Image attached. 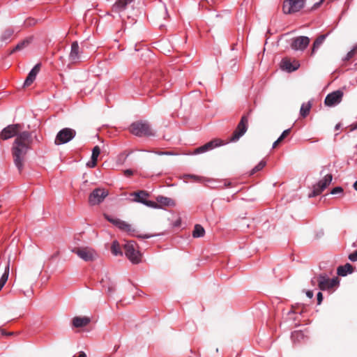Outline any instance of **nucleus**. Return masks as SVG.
<instances>
[{"label":"nucleus","instance_id":"nucleus-54","mask_svg":"<svg viewBox=\"0 0 357 357\" xmlns=\"http://www.w3.org/2000/svg\"><path fill=\"white\" fill-rule=\"evenodd\" d=\"M118 348H119V346H117L116 348H115V351H116L118 349Z\"/></svg>","mask_w":357,"mask_h":357},{"label":"nucleus","instance_id":"nucleus-50","mask_svg":"<svg viewBox=\"0 0 357 357\" xmlns=\"http://www.w3.org/2000/svg\"><path fill=\"white\" fill-rule=\"evenodd\" d=\"M354 188L357 191V181L354 183Z\"/></svg>","mask_w":357,"mask_h":357},{"label":"nucleus","instance_id":"nucleus-8","mask_svg":"<svg viewBox=\"0 0 357 357\" xmlns=\"http://www.w3.org/2000/svg\"><path fill=\"white\" fill-rule=\"evenodd\" d=\"M22 126L19 124H10L4 128L0 132V139L7 140L13 137H17V135L21 133Z\"/></svg>","mask_w":357,"mask_h":357},{"label":"nucleus","instance_id":"nucleus-51","mask_svg":"<svg viewBox=\"0 0 357 357\" xmlns=\"http://www.w3.org/2000/svg\"><path fill=\"white\" fill-rule=\"evenodd\" d=\"M59 252H56L52 257H56L59 255Z\"/></svg>","mask_w":357,"mask_h":357},{"label":"nucleus","instance_id":"nucleus-1","mask_svg":"<svg viewBox=\"0 0 357 357\" xmlns=\"http://www.w3.org/2000/svg\"><path fill=\"white\" fill-rule=\"evenodd\" d=\"M33 137L31 132L23 131L17 135L11 146V155L13 162L18 171L21 172L24 168L26 155L31 149Z\"/></svg>","mask_w":357,"mask_h":357},{"label":"nucleus","instance_id":"nucleus-30","mask_svg":"<svg viewBox=\"0 0 357 357\" xmlns=\"http://www.w3.org/2000/svg\"><path fill=\"white\" fill-rule=\"evenodd\" d=\"M291 129L284 130L280 137L273 144V149H275L278 144L289 135Z\"/></svg>","mask_w":357,"mask_h":357},{"label":"nucleus","instance_id":"nucleus-10","mask_svg":"<svg viewBox=\"0 0 357 357\" xmlns=\"http://www.w3.org/2000/svg\"><path fill=\"white\" fill-rule=\"evenodd\" d=\"M332 179V174H326L323 179L313 186V190L309 195V197H313L320 195L330 185Z\"/></svg>","mask_w":357,"mask_h":357},{"label":"nucleus","instance_id":"nucleus-34","mask_svg":"<svg viewBox=\"0 0 357 357\" xmlns=\"http://www.w3.org/2000/svg\"><path fill=\"white\" fill-rule=\"evenodd\" d=\"M266 165V162L261 161L257 165H256L251 171L250 174H254L258 171L262 169Z\"/></svg>","mask_w":357,"mask_h":357},{"label":"nucleus","instance_id":"nucleus-52","mask_svg":"<svg viewBox=\"0 0 357 357\" xmlns=\"http://www.w3.org/2000/svg\"><path fill=\"white\" fill-rule=\"evenodd\" d=\"M299 333L298 332H294L293 334H292V337H294L295 335H298Z\"/></svg>","mask_w":357,"mask_h":357},{"label":"nucleus","instance_id":"nucleus-46","mask_svg":"<svg viewBox=\"0 0 357 357\" xmlns=\"http://www.w3.org/2000/svg\"><path fill=\"white\" fill-rule=\"evenodd\" d=\"M73 357H86V354L84 351H80L79 353V356H73Z\"/></svg>","mask_w":357,"mask_h":357},{"label":"nucleus","instance_id":"nucleus-2","mask_svg":"<svg viewBox=\"0 0 357 357\" xmlns=\"http://www.w3.org/2000/svg\"><path fill=\"white\" fill-rule=\"evenodd\" d=\"M129 130L132 134L137 137H151L155 135L154 131L146 121H139L132 123L129 128Z\"/></svg>","mask_w":357,"mask_h":357},{"label":"nucleus","instance_id":"nucleus-29","mask_svg":"<svg viewBox=\"0 0 357 357\" xmlns=\"http://www.w3.org/2000/svg\"><path fill=\"white\" fill-rule=\"evenodd\" d=\"M30 40L29 39H25L22 41H21L20 43H19L13 49V50L11 51V54L17 52V51H20L22 50H23L24 48H25L26 47H27L29 44H30Z\"/></svg>","mask_w":357,"mask_h":357},{"label":"nucleus","instance_id":"nucleus-17","mask_svg":"<svg viewBox=\"0 0 357 357\" xmlns=\"http://www.w3.org/2000/svg\"><path fill=\"white\" fill-rule=\"evenodd\" d=\"M310 43V38L307 36H298L293 38L291 47L294 50H303Z\"/></svg>","mask_w":357,"mask_h":357},{"label":"nucleus","instance_id":"nucleus-40","mask_svg":"<svg viewBox=\"0 0 357 357\" xmlns=\"http://www.w3.org/2000/svg\"><path fill=\"white\" fill-rule=\"evenodd\" d=\"M133 174L132 171L131 169H126L124 171V175L126 176H130Z\"/></svg>","mask_w":357,"mask_h":357},{"label":"nucleus","instance_id":"nucleus-44","mask_svg":"<svg viewBox=\"0 0 357 357\" xmlns=\"http://www.w3.org/2000/svg\"><path fill=\"white\" fill-rule=\"evenodd\" d=\"M357 129V122L350 126V130L353 131Z\"/></svg>","mask_w":357,"mask_h":357},{"label":"nucleus","instance_id":"nucleus-3","mask_svg":"<svg viewBox=\"0 0 357 357\" xmlns=\"http://www.w3.org/2000/svg\"><path fill=\"white\" fill-rule=\"evenodd\" d=\"M249 118L248 115H243L240 122L238 123L235 130L231 137L225 143L234 142L238 141L248 130Z\"/></svg>","mask_w":357,"mask_h":357},{"label":"nucleus","instance_id":"nucleus-45","mask_svg":"<svg viewBox=\"0 0 357 357\" xmlns=\"http://www.w3.org/2000/svg\"><path fill=\"white\" fill-rule=\"evenodd\" d=\"M158 155H172V153L170 152H155Z\"/></svg>","mask_w":357,"mask_h":357},{"label":"nucleus","instance_id":"nucleus-31","mask_svg":"<svg viewBox=\"0 0 357 357\" xmlns=\"http://www.w3.org/2000/svg\"><path fill=\"white\" fill-rule=\"evenodd\" d=\"M111 251H112V254L116 255V256L118 255H121L122 254V252L121 250V247H120V245H119L118 241H114L112 243V247H111Z\"/></svg>","mask_w":357,"mask_h":357},{"label":"nucleus","instance_id":"nucleus-12","mask_svg":"<svg viewBox=\"0 0 357 357\" xmlns=\"http://www.w3.org/2000/svg\"><path fill=\"white\" fill-rule=\"evenodd\" d=\"M104 216L109 222L116 226L121 230L132 235L135 234L136 229L133 228L131 225L120 219L112 218L106 214H105Z\"/></svg>","mask_w":357,"mask_h":357},{"label":"nucleus","instance_id":"nucleus-19","mask_svg":"<svg viewBox=\"0 0 357 357\" xmlns=\"http://www.w3.org/2000/svg\"><path fill=\"white\" fill-rule=\"evenodd\" d=\"M280 67L282 70L287 72H292L297 70L299 67V63L297 61L291 63V60L288 58H284L280 63Z\"/></svg>","mask_w":357,"mask_h":357},{"label":"nucleus","instance_id":"nucleus-41","mask_svg":"<svg viewBox=\"0 0 357 357\" xmlns=\"http://www.w3.org/2000/svg\"><path fill=\"white\" fill-rule=\"evenodd\" d=\"M151 236H153V235L144 234V235L137 236L138 238H151Z\"/></svg>","mask_w":357,"mask_h":357},{"label":"nucleus","instance_id":"nucleus-11","mask_svg":"<svg viewBox=\"0 0 357 357\" xmlns=\"http://www.w3.org/2000/svg\"><path fill=\"white\" fill-rule=\"evenodd\" d=\"M126 257L133 263L138 264L141 261V253L135 248L133 242H128L124 245Z\"/></svg>","mask_w":357,"mask_h":357},{"label":"nucleus","instance_id":"nucleus-39","mask_svg":"<svg viewBox=\"0 0 357 357\" xmlns=\"http://www.w3.org/2000/svg\"><path fill=\"white\" fill-rule=\"evenodd\" d=\"M317 304L320 305L323 300V295H322L321 292H319L317 294Z\"/></svg>","mask_w":357,"mask_h":357},{"label":"nucleus","instance_id":"nucleus-13","mask_svg":"<svg viewBox=\"0 0 357 357\" xmlns=\"http://www.w3.org/2000/svg\"><path fill=\"white\" fill-rule=\"evenodd\" d=\"M317 281L319 289L323 291L332 289L338 284V279L337 278L330 279L324 275L317 276Z\"/></svg>","mask_w":357,"mask_h":357},{"label":"nucleus","instance_id":"nucleus-35","mask_svg":"<svg viewBox=\"0 0 357 357\" xmlns=\"http://www.w3.org/2000/svg\"><path fill=\"white\" fill-rule=\"evenodd\" d=\"M37 20L34 18L29 17L24 21V26L26 27L34 26Z\"/></svg>","mask_w":357,"mask_h":357},{"label":"nucleus","instance_id":"nucleus-33","mask_svg":"<svg viewBox=\"0 0 357 357\" xmlns=\"http://www.w3.org/2000/svg\"><path fill=\"white\" fill-rule=\"evenodd\" d=\"M150 84H151V87L153 89H159L162 86L161 81L158 80V79L155 77L151 79Z\"/></svg>","mask_w":357,"mask_h":357},{"label":"nucleus","instance_id":"nucleus-26","mask_svg":"<svg viewBox=\"0 0 357 357\" xmlns=\"http://www.w3.org/2000/svg\"><path fill=\"white\" fill-rule=\"evenodd\" d=\"M325 38H326V35H321L317 38V39L314 40V42L313 43V46L312 48V52H311L312 55L315 53L316 50L324 43Z\"/></svg>","mask_w":357,"mask_h":357},{"label":"nucleus","instance_id":"nucleus-38","mask_svg":"<svg viewBox=\"0 0 357 357\" xmlns=\"http://www.w3.org/2000/svg\"><path fill=\"white\" fill-rule=\"evenodd\" d=\"M349 259L351 261H357V250L354 252L353 253H351L349 255Z\"/></svg>","mask_w":357,"mask_h":357},{"label":"nucleus","instance_id":"nucleus-32","mask_svg":"<svg viewBox=\"0 0 357 357\" xmlns=\"http://www.w3.org/2000/svg\"><path fill=\"white\" fill-rule=\"evenodd\" d=\"M13 32H14L13 30L10 28L5 29L1 35V40H8L13 34Z\"/></svg>","mask_w":357,"mask_h":357},{"label":"nucleus","instance_id":"nucleus-15","mask_svg":"<svg viewBox=\"0 0 357 357\" xmlns=\"http://www.w3.org/2000/svg\"><path fill=\"white\" fill-rule=\"evenodd\" d=\"M343 96L344 93L342 91H335L326 96L324 100V103L326 106L328 107L335 106L342 101Z\"/></svg>","mask_w":357,"mask_h":357},{"label":"nucleus","instance_id":"nucleus-20","mask_svg":"<svg viewBox=\"0 0 357 357\" xmlns=\"http://www.w3.org/2000/svg\"><path fill=\"white\" fill-rule=\"evenodd\" d=\"M40 68L41 63H38L32 68L24 81V86H29L33 82V81L36 79L37 74L40 70Z\"/></svg>","mask_w":357,"mask_h":357},{"label":"nucleus","instance_id":"nucleus-7","mask_svg":"<svg viewBox=\"0 0 357 357\" xmlns=\"http://www.w3.org/2000/svg\"><path fill=\"white\" fill-rule=\"evenodd\" d=\"M130 196L133 197V202H139L149 207L154 208H157L158 207L156 202L147 200V198L149 197V194L145 190L133 192L130 194Z\"/></svg>","mask_w":357,"mask_h":357},{"label":"nucleus","instance_id":"nucleus-37","mask_svg":"<svg viewBox=\"0 0 357 357\" xmlns=\"http://www.w3.org/2000/svg\"><path fill=\"white\" fill-rule=\"evenodd\" d=\"M343 192V189H342V187H335V188H334L331 190V193L332 195H335V194H337V193H341V192Z\"/></svg>","mask_w":357,"mask_h":357},{"label":"nucleus","instance_id":"nucleus-48","mask_svg":"<svg viewBox=\"0 0 357 357\" xmlns=\"http://www.w3.org/2000/svg\"><path fill=\"white\" fill-rule=\"evenodd\" d=\"M317 282V278H314L312 280H311V283L313 286L315 285V283Z\"/></svg>","mask_w":357,"mask_h":357},{"label":"nucleus","instance_id":"nucleus-47","mask_svg":"<svg viewBox=\"0 0 357 357\" xmlns=\"http://www.w3.org/2000/svg\"><path fill=\"white\" fill-rule=\"evenodd\" d=\"M186 176L190 177V178H193L195 180H198L199 179L198 177L197 176H195V175H190L189 174V175H187Z\"/></svg>","mask_w":357,"mask_h":357},{"label":"nucleus","instance_id":"nucleus-28","mask_svg":"<svg viewBox=\"0 0 357 357\" xmlns=\"http://www.w3.org/2000/svg\"><path fill=\"white\" fill-rule=\"evenodd\" d=\"M205 234V230L200 225H196L192 231V236L194 238L202 237Z\"/></svg>","mask_w":357,"mask_h":357},{"label":"nucleus","instance_id":"nucleus-18","mask_svg":"<svg viewBox=\"0 0 357 357\" xmlns=\"http://www.w3.org/2000/svg\"><path fill=\"white\" fill-rule=\"evenodd\" d=\"M80 52L78 43L75 41L71 45V50L69 54V60L71 63L75 64L79 61Z\"/></svg>","mask_w":357,"mask_h":357},{"label":"nucleus","instance_id":"nucleus-6","mask_svg":"<svg viewBox=\"0 0 357 357\" xmlns=\"http://www.w3.org/2000/svg\"><path fill=\"white\" fill-rule=\"evenodd\" d=\"M72 252L85 261H91L97 258L96 251L89 247L75 248Z\"/></svg>","mask_w":357,"mask_h":357},{"label":"nucleus","instance_id":"nucleus-42","mask_svg":"<svg viewBox=\"0 0 357 357\" xmlns=\"http://www.w3.org/2000/svg\"><path fill=\"white\" fill-rule=\"evenodd\" d=\"M160 15L164 18H166V17L168 15L166 8H164V10L161 11Z\"/></svg>","mask_w":357,"mask_h":357},{"label":"nucleus","instance_id":"nucleus-43","mask_svg":"<svg viewBox=\"0 0 357 357\" xmlns=\"http://www.w3.org/2000/svg\"><path fill=\"white\" fill-rule=\"evenodd\" d=\"M306 295L308 298H312L313 297V291H307Z\"/></svg>","mask_w":357,"mask_h":357},{"label":"nucleus","instance_id":"nucleus-53","mask_svg":"<svg viewBox=\"0 0 357 357\" xmlns=\"http://www.w3.org/2000/svg\"><path fill=\"white\" fill-rule=\"evenodd\" d=\"M162 90H161V91H158L157 93H158V94H160V93H162Z\"/></svg>","mask_w":357,"mask_h":357},{"label":"nucleus","instance_id":"nucleus-49","mask_svg":"<svg viewBox=\"0 0 357 357\" xmlns=\"http://www.w3.org/2000/svg\"><path fill=\"white\" fill-rule=\"evenodd\" d=\"M340 126H341V125H340V123H337V124L335 126V129L336 130H337L340 128Z\"/></svg>","mask_w":357,"mask_h":357},{"label":"nucleus","instance_id":"nucleus-9","mask_svg":"<svg viewBox=\"0 0 357 357\" xmlns=\"http://www.w3.org/2000/svg\"><path fill=\"white\" fill-rule=\"evenodd\" d=\"M108 194V191L105 188H98L94 189L89 197V204L93 206L100 204Z\"/></svg>","mask_w":357,"mask_h":357},{"label":"nucleus","instance_id":"nucleus-23","mask_svg":"<svg viewBox=\"0 0 357 357\" xmlns=\"http://www.w3.org/2000/svg\"><path fill=\"white\" fill-rule=\"evenodd\" d=\"M157 204L159 206H174L176 205L175 201L171 198L159 195L156 197Z\"/></svg>","mask_w":357,"mask_h":357},{"label":"nucleus","instance_id":"nucleus-16","mask_svg":"<svg viewBox=\"0 0 357 357\" xmlns=\"http://www.w3.org/2000/svg\"><path fill=\"white\" fill-rule=\"evenodd\" d=\"M225 144L226 143L223 140L216 138L195 149L193 154L202 153Z\"/></svg>","mask_w":357,"mask_h":357},{"label":"nucleus","instance_id":"nucleus-5","mask_svg":"<svg viewBox=\"0 0 357 357\" xmlns=\"http://www.w3.org/2000/svg\"><path fill=\"white\" fill-rule=\"evenodd\" d=\"M76 135V131L70 128L61 129L56 135L54 144L61 145L66 144L73 139Z\"/></svg>","mask_w":357,"mask_h":357},{"label":"nucleus","instance_id":"nucleus-21","mask_svg":"<svg viewBox=\"0 0 357 357\" xmlns=\"http://www.w3.org/2000/svg\"><path fill=\"white\" fill-rule=\"evenodd\" d=\"M100 153V149L98 146H96L93 147L92 150V155L91 158V160L87 162V167L90 168L95 167L97 165L98 158Z\"/></svg>","mask_w":357,"mask_h":357},{"label":"nucleus","instance_id":"nucleus-4","mask_svg":"<svg viewBox=\"0 0 357 357\" xmlns=\"http://www.w3.org/2000/svg\"><path fill=\"white\" fill-rule=\"evenodd\" d=\"M306 0H284L282 10L285 14H292L301 10L305 6Z\"/></svg>","mask_w":357,"mask_h":357},{"label":"nucleus","instance_id":"nucleus-55","mask_svg":"<svg viewBox=\"0 0 357 357\" xmlns=\"http://www.w3.org/2000/svg\"><path fill=\"white\" fill-rule=\"evenodd\" d=\"M60 59H61V60H63V56H61V57H60Z\"/></svg>","mask_w":357,"mask_h":357},{"label":"nucleus","instance_id":"nucleus-25","mask_svg":"<svg viewBox=\"0 0 357 357\" xmlns=\"http://www.w3.org/2000/svg\"><path fill=\"white\" fill-rule=\"evenodd\" d=\"M9 270H10V261H8L7 266L5 268V271L3 274L2 275L1 279H0V291L2 289L3 287L6 283L8 275H9Z\"/></svg>","mask_w":357,"mask_h":357},{"label":"nucleus","instance_id":"nucleus-14","mask_svg":"<svg viewBox=\"0 0 357 357\" xmlns=\"http://www.w3.org/2000/svg\"><path fill=\"white\" fill-rule=\"evenodd\" d=\"M135 0H117L113 5L112 11L116 13H121L129 8H133Z\"/></svg>","mask_w":357,"mask_h":357},{"label":"nucleus","instance_id":"nucleus-27","mask_svg":"<svg viewBox=\"0 0 357 357\" xmlns=\"http://www.w3.org/2000/svg\"><path fill=\"white\" fill-rule=\"evenodd\" d=\"M311 107H312V104L310 103V102L303 103L301 105V110H300L301 116L303 118L306 117L309 114Z\"/></svg>","mask_w":357,"mask_h":357},{"label":"nucleus","instance_id":"nucleus-22","mask_svg":"<svg viewBox=\"0 0 357 357\" xmlns=\"http://www.w3.org/2000/svg\"><path fill=\"white\" fill-rule=\"evenodd\" d=\"M91 321L90 318L87 317H75L73 319V324L76 328H80L83 326H86L88 325Z\"/></svg>","mask_w":357,"mask_h":357},{"label":"nucleus","instance_id":"nucleus-36","mask_svg":"<svg viewBox=\"0 0 357 357\" xmlns=\"http://www.w3.org/2000/svg\"><path fill=\"white\" fill-rule=\"evenodd\" d=\"M356 50H357V48H354L353 50L349 51L347 53L344 60L345 61H349V59H351L354 56V54H356Z\"/></svg>","mask_w":357,"mask_h":357},{"label":"nucleus","instance_id":"nucleus-24","mask_svg":"<svg viewBox=\"0 0 357 357\" xmlns=\"http://www.w3.org/2000/svg\"><path fill=\"white\" fill-rule=\"evenodd\" d=\"M354 271V267L349 263L344 266H340L337 268V274L340 276H345L347 273H351Z\"/></svg>","mask_w":357,"mask_h":357}]
</instances>
